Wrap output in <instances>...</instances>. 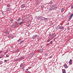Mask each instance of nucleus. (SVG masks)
<instances>
[{
    "instance_id": "obj_36",
    "label": "nucleus",
    "mask_w": 73,
    "mask_h": 73,
    "mask_svg": "<svg viewBox=\"0 0 73 73\" xmlns=\"http://www.w3.org/2000/svg\"><path fill=\"white\" fill-rule=\"evenodd\" d=\"M60 27H58V26L57 27V28H58L57 29H58V28H59Z\"/></svg>"
},
{
    "instance_id": "obj_30",
    "label": "nucleus",
    "mask_w": 73,
    "mask_h": 73,
    "mask_svg": "<svg viewBox=\"0 0 73 73\" xmlns=\"http://www.w3.org/2000/svg\"><path fill=\"white\" fill-rule=\"evenodd\" d=\"M71 9H73V5L71 6Z\"/></svg>"
},
{
    "instance_id": "obj_16",
    "label": "nucleus",
    "mask_w": 73,
    "mask_h": 73,
    "mask_svg": "<svg viewBox=\"0 0 73 73\" xmlns=\"http://www.w3.org/2000/svg\"><path fill=\"white\" fill-rule=\"evenodd\" d=\"M61 11L62 12H63V11H64V9L63 8H62L61 10Z\"/></svg>"
},
{
    "instance_id": "obj_29",
    "label": "nucleus",
    "mask_w": 73,
    "mask_h": 73,
    "mask_svg": "<svg viewBox=\"0 0 73 73\" xmlns=\"http://www.w3.org/2000/svg\"><path fill=\"white\" fill-rule=\"evenodd\" d=\"M53 43V41H51V42H50V43L52 44Z\"/></svg>"
},
{
    "instance_id": "obj_15",
    "label": "nucleus",
    "mask_w": 73,
    "mask_h": 73,
    "mask_svg": "<svg viewBox=\"0 0 73 73\" xmlns=\"http://www.w3.org/2000/svg\"><path fill=\"white\" fill-rule=\"evenodd\" d=\"M43 50H42V49H41V50H39V52H42Z\"/></svg>"
},
{
    "instance_id": "obj_4",
    "label": "nucleus",
    "mask_w": 73,
    "mask_h": 73,
    "mask_svg": "<svg viewBox=\"0 0 73 73\" xmlns=\"http://www.w3.org/2000/svg\"><path fill=\"white\" fill-rule=\"evenodd\" d=\"M37 37V35H34L33 37V38L34 39H35L36 37Z\"/></svg>"
},
{
    "instance_id": "obj_21",
    "label": "nucleus",
    "mask_w": 73,
    "mask_h": 73,
    "mask_svg": "<svg viewBox=\"0 0 73 73\" xmlns=\"http://www.w3.org/2000/svg\"><path fill=\"white\" fill-rule=\"evenodd\" d=\"M50 40H51V39H48L47 40V42H49V41H50Z\"/></svg>"
},
{
    "instance_id": "obj_7",
    "label": "nucleus",
    "mask_w": 73,
    "mask_h": 73,
    "mask_svg": "<svg viewBox=\"0 0 73 73\" xmlns=\"http://www.w3.org/2000/svg\"><path fill=\"white\" fill-rule=\"evenodd\" d=\"M8 37L9 38H11V37H13V36L12 35H9L8 36Z\"/></svg>"
},
{
    "instance_id": "obj_5",
    "label": "nucleus",
    "mask_w": 73,
    "mask_h": 73,
    "mask_svg": "<svg viewBox=\"0 0 73 73\" xmlns=\"http://www.w3.org/2000/svg\"><path fill=\"white\" fill-rule=\"evenodd\" d=\"M21 7L22 8H25V5L24 4H23L21 5Z\"/></svg>"
},
{
    "instance_id": "obj_42",
    "label": "nucleus",
    "mask_w": 73,
    "mask_h": 73,
    "mask_svg": "<svg viewBox=\"0 0 73 73\" xmlns=\"http://www.w3.org/2000/svg\"><path fill=\"white\" fill-rule=\"evenodd\" d=\"M3 13V14H4V13Z\"/></svg>"
},
{
    "instance_id": "obj_10",
    "label": "nucleus",
    "mask_w": 73,
    "mask_h": 73,
    "mask_svg": "<svg viewBox=\"0 0 73 73\" xmlns=\"http://www.w3.org/2000/svg\"><path fill=\"white\" fill-rule=\"evenodd\" d=\"M72 60L70 59L69 61V63L72 64Z\"/></svg>"
},
{
    "instance_id": "obj_20",
    "label": "nucleus",
    "mask_w": 73,
    "mask_h": 73,
    "mask_svg": "<svg viewBox=\"0 0 73 73\" xmlns=\"http://www.w3.org/2000/svg\"><path fill=\"white\" fill-rule=\"evenodd\" d=\"M56 36V35H53L52 36V38H54V37H55Z\"/></svg>"
},
{
    "instance_id": "obj_22",
    "label": "nucleus",
    "mask_w": 73,
    "mask_h": 73,
    "mask_svg": "<svg viewBox=\"0 0 73 73\" xmlns=\"http://www.w3.org/2000/svg\"><path fill=\"white\" fill-rule=\"evenodd\" d=\"M16 52H19V50H17L15 51Z\"/></svg>"
},
{
    "instance_id": "obj_9",
    "label": "nucleus",
    "mask_w": 73,
    "mask_h": 73,
    "mask_svg": "<svg viewBox=\"0 0 73 73\" xmlns=\"http://www.w3.org/2000/svg\"><path fill=\"white\" fill-rule=\"evenodd\" d=\"M62 71L63 73H66V71H65V69H62Z\"/></svg>"
},
{
    "instance_id": "obj_35",
    "label": "nucleus",
    "mask_w": 73,
    "mask_h": 73,
    "mask_svg": "<svg viewBox=\"0 0 73 73\" xmlns=\"http://www.w3.org/2000/svg\"><path fill=\"white\" fill-rule=\"evenodd\" d=\"M27 27H29V25H27Z\"/></svg>"
},
{
    "instance_id": "obj_13",
    "label": "nucleus",
    "mask_w": 73,
    "mask_h": 73,
    "mask_svg": "<svg viewBox=\"0 0 73 73\" xmlns=\"http://www.w3.org/2000/svg\"><path fill=\"white\" fill-rule=\"evenodd\" d=\"M23 22H21L20 23H19V25H22V24H23Z\"/></svg>"
},
{
    "instance_id": "obj_14",
    "label": "nucleus",
    "mask_w": 73,
    "mask_h": 73,
    "mask_svg": "<svg viewBox=\"0 0 73 73\" xmlns=\"http://www.w3.org/2000/svg\"><path fill=\"white\" fill-rule=\"evenodd\" d=\"M5 33L7 35H9V32L7 31H6L5 32Z\"/></svg>"
},
{
    "instance_id": "obj_33",
    "label": "nucleus",
    "mask_w": 73,
    "mask_h": 73,
    "mask_svg": "<svg viewBox=\"0 0 73 73\" xmlns=\"http://www.w3.org/2000/svg\"><path fill=\"white\" fill-rule=\"evenodd\" d=\"M2 52H3L2 51H0V54L1 53H2Z\"/></svg>"
},
{
    "instance_id": "obj_27",
    "label": "nucleus",
    "mask_w": 73,
    "mask_h": 73,
    "mask_svg": "<svg viewBox=\"0 0 73 73\" xmlns=\"http://www.w3.org/2000/svg\"><path fill=\"white\" fill-rule=\"evenodd\" d=\"M9 6H10V5H7V7H9Z\"/></svg>"
},
{
    "instance_id": "obj_37",
    "label": "nucleus",
    "mask_w": 73,
    "mask_h": 73,
    "mask_svg": "<svg viewBox=\"0 0 73 73\" xmlns=\"http://www.w3.org/2000/svg\"><path fill=\"white\" fill-rule=\"evenodd\" d=\"M28 73H31V72H30L29 71H28Z\"/></svg>"
},
{
    "instance_id": "obj_2",
    "label": "nucleus",
    "mask_w": 73,
    "mask_h": 73,
    "mask_svg": "<svg viewBox=\"0 0 73 73\" xmlns=\"http://www.w3.org/2000/svg\"><path fill=\"white\" fill-rule=\"evenodd\" d=\"M73 14H72L71 15H70V17L69 18V20H71V19L72 18V17H73Z\"/></svg>"
},
{
    "instance_id": "obj_25",
    "label": "nucleus",
    "mask_w": 73,
    "mask_h": 73,
    "mask_svg": "<svg viewBox=\"0 0 73 73\" xmlns=\"http://www.w3.org/2000/svg\"><path fill=\"white\" fill-rule=\"evenodd\" d=\"M20 67L23 66V64H21L20 66Z\"/></svg>"
},
{
    "instance_id": "obj_28",
    "label": "nucleus",
    "mask_w": 73,
    "mask_h": 73,
    "mask_svg": "<svg viewBox=\"0 0 73 73\" xmlns=\"http://www.w3.org/2000/svg\"><path fill=\"white\" fill-rule=\"evenodd\" d=\"M21 41V39H19L18 40V41L19 42V41Z\"/></svg>"
},
{
    "instance_id": "obj_38",
    "label": "nucleus",
    "mask_w": 73,
    "mask_h": 73,
    "mask_svg": "<svg viewBox=\"0 0 73 73\" xmlns=\"http://www.w3.org/2000/svg\"><path fill=\"white\" fill-rule=\"evenodd\" d=\"M28 69H26V71H28Z\"/></svg>"
},
{
    "instance_id": "obj_23",
    "label": "nucleus",
    "mask_w": 73,
    "mask_h": 73,
    "mask_svg": "<svg viewBox=\"0 0 73 73\" xmlns=\"http://www.w3.org/2000/svg\"><path fill=\"white\" fill-rule=\"evenodd\" d=\"M10 21H13V19H10Z\"/></svg>"
},
{
    "instance_id": "obj_11",
    "label": "nucleus",
    "mask_w": 73,
    "mask_h": 73,
    "mask_svg": "<svg viewBox=\"0 0 73 73\" xmlns=\"http://www.w3.org/2000/svg\"><path fill=\"white\" fill-rule=\"evenodd\" d=\"M11 11V9L9 8H8L6 9L7 11Z\"/></svg>"
},
{
    "instance_id": "obj_18",
    "label": "nucleus",
    "mask_w": 73,
    "mask_h": 73,
    "mask_svg": "<svg viewBox=\"0 0 73 73\" xmlns=\"http://www.w3.org/2000/svg\"><path fill=\"white\" fill-rule=\"evenodd\" d=\"M16 27V26H15V25H12V28H15V27Z\"/></svg>"
},
{
    "instance_id": "obj_32",
    "label": "nucleus",
    "mask_w": 73,
    "mask_h": 73,
    "mask_svg": "<svg viewBox=\"0 0 73 73\" xmlns=\"http://www.w3.org/2000/svg\"><path fill=\"white\" fill-rule=\"evenodd\" d=\"M52 36V34H49V36Z\"/></svg>"
},
{
    "instance_id": "obj_31",
    "label": "nucleus",
    "mask_w": 73,
    "mask_h": 73,
    "mask_svg": "<svg viewBox=\"0 0 73 73\" xmlns=\"http://www.w3.org/2000/svg\"><path fill=\"white\" fill-rule=\"evenodd\" d=\"M6 57H9V56L8 55H6Z\"/></svg>"
},
{
    "instance_id": "obj_19",
    "label": "nucleus",
    "mask_w": 73,
    "mask_h": 73,
    "mask_svg": "<svg viewBox=\"0 0 73 73\" xmlns=\"http://www.w3.org/2000/svg\"><path fill=\"white\" fill-rule=\"evenodd\" d=\"M24 40L22 41H21L19 43L20 44H22V42H24Z\"/></svg>"
},
{
    "instance_id": "obj_6",
    "label": "nucleus",
    "mask_w": 73,
    "mask_h": 73,
    "mask_svg": "<svg viewBox=\"0 0 73 73\" xmlns=\"http://www.w3.org/2000/svg\"><path fill=\"white\" fill-rule=\"evenodd\" d=\"M24 58V57H22L19 59V60H23Z\"/></svg>"
},
{
    "instance_id": "obj_8",
    "label": "nucleus",
    "mask_w": 73,
    "mask_h": 73,
    "mask_svg": "<svg viewBox=\"0 0 73 73\" xmlns=\"http://www.w3.org/2000/svg\"><path fill=\"white\" fill-rule=\"evenodd\" d=\"M53 4V2H50L48 4V5H50Z\"/></svg>"
},
{
    "instance_id": "obj_41",
    "label": "nucleus",
    "mask_w": 73,
    "mask_h": 73,
    "mask_svg": "<svg viewBox=\"0 0 73 73\" xmlns=\"http://www.w3.org/2000/svg\"><path fill=\"white\" fill-rule=\"evenodd\" d=\"M23 1L24 0H22Z\"/></svg>"
},
{
    "instance_id": "obj_26",
    "label": "nucleus",
    "mask_w": 73,
    "mask_h": 73,
    "mask_svg": "<svg viewBox=\"0 0 73 73\" xmlns=\"http://www.w3.org/2000/svg\"><path fill=\"white\" fill-rule=\"evenodd\" d=\"M46 18H44V19L43 20H45V21H46Z\"/></svg>"
},
{
    "instance_id": "obj_3",
    "label": "nucleus",
    "mask_w": 73,
    "mask_h": 73,
    "mask_svg": "<svg viewBox=\"0 0 73 73\" xmlns=\"http://www.w3.org/2000/svg\"><path fill=\"white\" fill-rule=\"evenodd\" d=\"M34 54V53H32L30 55V56L29 57L30 58H31V57H32V56H33Z\"/></svg>"
},
{
    "instance_id": "obj_39",
    "label": "nucleus",
    "mask_w": 73,
    "mask_h": 73,
    "mask_svg": "<svg viewBox=\"0 0 73 73\" xmlns=\"http://www.w3.org/2000/svg\"><path fill=\"white\" fill-rule=\"evenodd\" d=\"M2 58V57H0V58Z\"/></svg>"
},
{
    "instance_id": "obj_34",
    "label": "nucleus",
    "mask_w": 73,
    "mask_h": 73,
    "mask_svg": "<svg viewBox=\"0 0 73 73\" xmlns=\"http://www.w3.org/2000/svg\"><path fill=\"white\" fill-rule=\"evenodd\" d=\"M4 61H5V62H7V60H5Z\"/></svg>"
},
{
    "instance_id": "obj_12",
    "label": "nucleus",
    "mask_w": 73,
    "mask_h": 73,
    "mask_svg": "<svg viewBox=\"0 0 73 73\" xmlns=\"http://www.w3.org/2000/svg\"><path fill=\"white\" fill-rule=\"evenodd\" d=\"M64 67H65V68H67L68 66H67V65L66 64L64 65Z\"/></svg>"
},
{
    "instance_id": "obj_1",
    "label": "nucleus",
    "mask_w": 73,
    "mask_h": 73,
    "mask_svg": "<svg viewBox=\"0 0 73 73\" xmlns=\"http://www.w3.org/2000/svg\"><path fill=\"white\" fill-rule=\"evenodd\" d=\"M56 5L52 6V7H51L49 9V11H52V10H53V9H54L55 8H56Z\"/></svg>"
},
{
    "instance_id": "obj_17",
    "label": "nucleus",
    "mask_w": 73,
    "mask_h": 73,
    "mask_svg": "<svg viewBox=\"0 0 73 73\" xmlns=\"http://www.w3.org/2000/svg\"><path fill=\"white\" fill-rule=\"evenodd\" d=\"M64 28V27H61L60 28V29H62Z\"/></svg>"
},
{
    "instance_id": "obj_24",
    "label": "nucleus",
    "mask_w": 73,
    "mask_h": 73,
    "mask_svg": "<svg viewBox=\"0 0 73 73\" xmlns=\"http://www.w3.org/2000/svg\"><path fill=\"white\" fill-rule=\"evenodd\" d=\"M41 7L42 8H44V6H41Z\"/></svg>"
},
{
    "instance_id": "obj_40",
    "label": "nucleus",
    "mask_w": 73,
    "mask_h": 73,
    "mask_svg": "<svg viewBox=\"0 0 73 73\" xmlns=\"http://www.w3.org/2000/svg\"><path fill=\"white\" fill-rule=\"evenodd\" d=\"M54 40H55V39H54Z\"/></svg>"
}]
</instances>
